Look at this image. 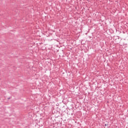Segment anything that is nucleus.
<instances>
[{
	"mask_svg": "<svg viewBox=\"0 0 128 128\" xmlns=\"http://www.w3.org/2000/svg\"><path fill=\"white\" fill-rule=\"evenodd\" d=\"M105 126H106V124H105Z\"/></svg>",
	"mask_w": 128,
	"mask_h": 128,
	"instance_id": "f257e3e1",
	"label": "nucleus"
}]
</instances>
